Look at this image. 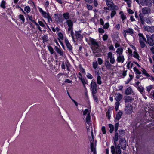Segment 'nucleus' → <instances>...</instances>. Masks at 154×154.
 Listing matches in <instances>:
<instances>
[{"mask_svg": "<svg viewBox=\"0 0 154 154\" xmlns=\"http://www.w3.org/2000/svg\"><path fill=\"white\" fill-rule=\"evenodd\" d=\"M89 41L91 43V47L93 51H95L99 50L100 46L97 41L91 38H89Z\"/></svg>", "mask_w": 154, "mask_h": 154, "instance_id": "obj_1", "label": "nucleus"}, {"mask_svg": "<svg viewBox=\"0 0 154 154\" xmlns=\"http://www.w3.org/2000/svg\"><path fill=\"white\" fill-rule=\"evenodd\" d=\"M123 97L122 95L120 93H116L115 94V98L116 102L115 103V108L116 111H117L120 105L119 102L121 100Z\"/></svg>", "mask_w": 154, "mask_h": 154, "instance_id": "obj_2", "label": "nucleus"}, {"mask_svg": "<svg viewBox=\"0 0 154 154\" xmlns=\"http://www.w3.org/2000/svg\"><path fill=\"white\" fill-rule=\"evenodd\" d=\"M139 37V40L140 46L142 48H144L146 46L144 42L146 41V39L145 37L143 35L142 33H139L138 34Z\"/></svg>", "mask_w": 154, "mask_h": 154, "instance_id": "obj_3", "label": "nucleus"}, {"mask_svg": "<svg viewBox=\"0 0 154 154\" xmlns=\"http://www.w3.org/2000/svg\"><path fill=\"white\" fill-rule=\"evenodd\" d=\"M105 2L106 5L109 7L111 10H117L118 7L115 5L113 2L112 0H103Z\"/></svg>", "mask_w": 154, "mask_h": 154, "instance_id": "obj_4", "label": "nucleus"}, {"mask_svg": "<svg viewBox=\"0 0 154 154\" xmlns=\"http://www.w3.org/2000/svg\"><path fill=\"white\" fill-rule=\"evenodd\" d=\"M146 37L147 39L145 42L149 46H153L154 45V35L150 36L147 35Z\"/></svg>", "mask_w": 154, "mask_h": 154, "instance_id": "obj_5", "label": "nucleus"}, {"mask_svg": "<svg viewBox=\"0 0 154 154\" xmlns=\"http://www.w3.org/2000/svg\"><path fill=\"white\" fill-rule=\"evenodd\" d=\"M90 85V90L92 94H95L97 93V90L96 82H93L92 81L91 82Z\"/></svg>", "mask_w": 154, "mask_h": 154, "instance_id": "obj_6", "label": "nucleus"}, {"mask_svg": "<svg viewBox=\"0 0 154 154\" xmlns=\"http://www.w3.org/2000/svg\"><path fill=\"white\" fill-rule=\"evenodd\" d=\"M133 107L132 105L130 104H128L125 106V112L127 114H130L133 112Z\"/></svg>", "mask_w": 154, "mask_h": 154, "instance_id": "obj_7", "label": "nucleus"}, {"mask_svg": "<svg viewBox=\"0 0 154 154\" xmlns=\"http://www.w3.org/2000/svg\"><path fill=\"white\" fill-rule=\"evenodd\" d=\"M119 143L122 149L123 150H125L126 147V142L125 138H120L119 140Z\"/></svg>", "mask_w": 154, "mask_h": 154, "instance_id": "obj_8", "label": "nucleus"}, {"mask_svg": "<svg viewBox=\"0 0 154 154\" xmlns=\"http://www.w3.org/2000/svg\"><path fill=\"white\" fill-rule=\"evenodd\" d=\"M65 42L69 51L72 52V51L73 47L67 38H66L65 39Z\"/></svg>", "mask_w": 154, "mask_h": 154, "instance_id": "obj_9", "label": "nucleus"}, {"mask_svg": "<svg viewBox=\"0 0 154 154\" xmlns=\"http://www.w3.org/2000/svg\"><path fill=\"white\" fill-rule=\"evenodd\" d=\"M81 31L80 30L75 31V35L77 40H78L79 39H82L83 38L82 36L81 35Z\"/></svg>", "mask_w": 154, "mask_h": 154, "instance_id": "obj_10", "label": "nucleus"}, {"mask_svg": "<svg viewBox=\"0 0 154 154\" xmlns=\"http://www.w3.org/2000/svg\"><path fill=\"white\" fill-rule=\"evenodd\" d=\"M60 48H58L57 46H55L54 49L57 52L58 54L60 55L63 56V51L61 49L60 47Z\"/></svg>", "mask_w": 154, "mask_h": 154, "instance_id": "obj_11", "label": "nucleus"}, {"mask_svg": "<svg viewBox=\"0 0 154 154\" xmlns=\"http://www.w3.org/2000/svg\"><path fill=\"white\" fill-rule=\"evenodd\" d=\"M85 121L89 125L90 124H91V117L90 112H88L87 114V116L85 118Z\"/></svg>", "mask_w": 154, "mask_h": 154, "instance_id": "obj_12", "label": "nucleus"}, {"mask_svg": "<svg viewBox=\"0 0 154 154\" xmlns=\"http://www.w3.org/2000/svg\"><path fill=\"white\" fill-rule=\"evenodd\" d=\"M150 9L148 7H144L142 9V12L143 14H146L150 12Z\"/></svg>", "mask_w": 154, "mask_h": 154, "instance_id": "obj_13", "label": "nucleus"}, {"mask_svg": "<svg viewBox=\"0 0 154 154\" xmlns=\"http://www.w3.org/2000/svg\"><path fill=\"white\" fill-rule=\"evenodd\" d=\"M60 15H61V14H59L58 13L55 14L54 15V17L55 19H56V17H57V22H60L61 23L63 22V20L62 19V18H60Z\"/></svg>", "mask_w": 154, "mask_h": 154, "instance_id": "obj_14", "label": "nucleus"}, {"mask_svg": "<svg viewBox=\"0 0 154 154\" xmlns=\"http://www.w3.org/2000/svg\"><path fill=\"white\" fill-rule=\"evenodd\" d=\"M132 97H131L126 96L124 97V100L125 103H128L132 101Z\"/></svg>", "mask_w": 154, "mask_h": 154, "instance_id": "obj_15", "label": "nucleus"}, {"mask_svg": "<svg viewBox=\"0 0 154 154\" xmlns=\"http://www.w3.org/2000/svg\"><path fill=\"white\" fill-rule=\"evenodd\" d=\"M122 115V113L121 111H119L116 115V118L115 119V121L116 120L119 121Z\"/></svg>", "mask_w": 154, "mask_h": 154, "instance_id": "obj_16", "label": "nucleus"}, {"mask_svg": "<svg viewBox=\"0 0 154 154\" xmlns=\"http://www.w3.org/2000/svg\"><path fill=\"white\" fill-rule=\"evenodd\" d=\"M125 60L123 56L119 55L117 57V60L118 62H121L123 63Z\"/></svg>", "mask_w": 154, "mask_h": 154, "instance_id": "obj_17", "label": "nucleus"}, {"mask_svg": "<svg viewBox=\"0 0 154 154\" xmlns=\"http://www.w3.org/2000/svg\"><path fill=\"white\" fill-rule=\"evenodd\" d=\"M132 91L131 87H129L126 89L125 93L127 95L131 94L132 93Z\"/></svg>", "mask_w": 154, "mask_h": 154, "instance_id": "obj_18", "label": "nucleus"}, {"mask_svg": "<svg viewBox=\"0 0 154 154\" xmlns=\"http://www.w3.org/2000/svg\"><path fill=\"white\" fill-rule=\"evenodd\" d=\"M79 79L81 80L82 84L83 85V87L84 88H85V84H88V82L85 79L83 78H80L79 77Z\"/></svg>", "mask_w": 154, "mask_h": 154, "instance_id": "obj_19", "label": "nucleus"}, {"mask_svg": "<svg viewBox=\"0 0 154 154\" xmlns=\"http://www.w3.org/2000/svg\"><path fill=\"white\" fill-rule=\"evenodd\" d=\"M133 57L134 58L137 59L139 61H140V57L137 52V50H136L134 51L133 52Z\"/></svg>", "mask_w": 154, "mask_h": 154, "instance_id": "obj_20", "label": "nucleus"}, {"mask_svg": "<svg viewBox=\"0 0 154 154\" xmlns=\"http://www.w3.org/2000/svg\"><path fill=\"white\" fill-rule=\"evenodd\" d=\"M118 132H116L114 137H113L114 141V144L115 146L116 145V142L118 140Z\"/></svg>", "mask_w": 154, "mask_h": 154, "instance_id": "obj_21", "label": "nucleus"}, {"mask_svg": "<svg viewBox=\"0 0 154 154\" xmlns=\"http://www.w3.org/2000/svg\"><path fill=\"white\" fill-rule=\"evenodd\" d=\"M63 16L64 18L67 20H69L70 17V14L68 12L63 14Z\"/></svg>", "mask_w": 154, "mask_h": 154, "instance_id": "obj_22", "label": "nucleus"}, {"mask_svg": "<svg viewBox=\"0 0 154 154\" xmlns=\"http://www.w3.org/2000/svg\"><path fill=\"white\" fill-rule=\"evenodd\" d=\"M124 31L125 33H129L131 34H134V30L132 28H128L127 30H124Z\"/></svg>", "mask_w": 154, "mask_h": 154, "instance_id": "obj_23", "label": "nucleus"}, {"mask_svg": "<svg viewBox=\"0 0 154 154\" xmlns=\"http://www.w3.org/2000/svg\"><path fill=\"white\" fill-rule=\"evenodd\" d=\"M19 18L20 21L22 23H23L25 22V19L24 16L22 14H20L19 15Z\"/></svg>", "mask_w": 154, "mask_h": 154, "instance_id": "obj_24", "label": "nucleus"}, {"mask_svg": "<svg viewBox=\"0 0 154 154\" xmlns=\"http://www.w3.org/2000/svg\"><path fill=\"white\" fill-rule=\"evenodd\" d=\"M119 137H122L125 135V132L124 130L122 129L119 130Z\"/></svg>", "mask_w": 154, "mask_h": 154, "instance_id": "obj_25", "label": "nucleus"}, {"mask_svg": "<svg viewBox=\"0 0 154 154\" xmlns=\"http://www.w3.org/2000/svg\"><path fill=\"white\" fill-rule=\"evenodd\" d=\"M144 2L146 4V5L148 7L152 6V3L151 0H145Z\"/></svg>", "mask_w": 154, "mask_h": 154, "instance_id": "obj_26", "label": "nucleus"}, {"mask_svg": "<svg viewBox=\"0 0 154 154\" xmlns=\"http://www.w3.org/2000/svg\"><path fill=\"white\" fill-rule=\"evenodd\" d=\"M123 51V49L121 48H118L116 50V52L119 55H121L122 54Z\"/></svg>", "mask_w": 154, "mask_h": 154, "instance_id": "obj_27", "label": "nucleus"}, {"mask_svg": "<svg viewBox=\"0 0 154 154\" xmlns=\"http://www.w3.org/2000/svg\"><path fill=\"white\" fill-rule=\"evenodd\" d=\"M142 69L143 70L142 71V74L144 75L145 76H146L147 77H149L150 76V75L147 73V71L145 69L143 68H142Z\"/></svg>", "mask_w": 154, "mask_h": 154, "instance_id": "obj_28", "label": "nucleus"}, {"mask_svg": "<svg viewBox=\"0 0 154 154\" xmlns=\"http://www.w3.org/2000/svg\"><path fill=\"white\" fill-rule=\"evenodd\" d=\"M104 64L106 67L107 68H110L111 66V64L108 60H106Z\"/></svg>", "mask_w": 154, "mask_h": 154, "instance_id": "obj_29", "label": "nucleus"}, {"mask_svg": "<svg viewBox=\"0 0 154 154\" xmlns=\"http://www.w3.org/2000/svg\"><path fill=\"white\" fill-rule=\"evenodd\" d=\"M111 110L110 109H108L106 114V116L107 117L108 119H110L111 117Z\"/></svg>", "mask_w": 154, "mask_h": 154, "instance_id": "obj_30", "label": "nucleus"}, {"mask_svg": "<svg viewBox=\"0 0 154 154\" xmlns=\"http://www.w3.org/2000/svg\"><path fill=\"white\" fill-rule=\"evenodd\" d=\"M109 126L110 128L109 132L110 133H112L114 130V127L113 125L111 124H109Z\"/></svg>", "mask_w": 154, "mask_h": 154, "instance_id": "obj_31", "label": "nucleus"}, {"mask_svg": "<svg viewBox=\"0 0 154 154\" xmlns=\"http://www.w3.org/2000/svg\"><path fill=\"white\" fill-rule=\"evenodd\" d=\"M57 35L59 38H57L58 40L59 39H60V40H63V35L62 32H59L58 33Z\"/></svg>", "mask_w": 154, "mask_h": 154, "instance_id": "obj_32", "label": "nucleus"}, {"mask_svg": "<svg viewBox=\"0 0 154 154\" xmlns=\"http://www.w3.org/2000/svg\"><path fill=\"white\" fill-rule=\"evenodd\" d=\"M66 23L68 26H73V23L70 19L67 20Z\"/></svg>", "mask_w": 154, "mask_h": 154, "instance_id": "obj_33", "label": "nucleus"}, {"mask_svg": "<svg viewBox=\"0 0 154 154\" xmlns=\"http://www.w3.org/2000/svg\"><path fill=\"white\" fill-rule=\"evenodd\" d=\"M97 83L98 84L100 85L102 82L101 81V77L100 76H97Z\"/></svg>", "mask_w": 154, "mask_h": 154, "instance_id": "obj_34", "label": "nucleus"}, {"mask_svg": "<svg viewBox=\"0 0 154 154\" xmlns=\"http://www.w3.org/2000/svg\"><path fill=\"white\" fill-rule=\"evenodd\" d=\"M24 10L26 13H29L31 11L30 8L29 6H26L25 7Z\"/></svg>", "mask_w": 154, "mask_h": 154, "instance_id": "obj_35", "label": "nucleus"}, {"mask_svg": "<svg viewBox=\"0 0 154 154\" xmlns=\"http://www.w3.org/2000/svg\"><path fill=\"white\" fill-rule=\"evenodd\" d=\"M48 48L50 53V54H53L54 53V51L52 47L50 46H48Z\"/></svg>", "mask_w": 154, "mask_h": 154, "instance_id": "obj_36", "label": "nucleus"}, {"mask_svg": "<svg viewBox=\"0 0 154 154\" xmlns=\"http://www.w3.org/2000/svg\"><path fill=\"white\" fill-rule=\"evenodd\" d=\"M134 71L135 72V74L136 75H140L141 74L140 72L139 71L138 69L136 67H134L133 68Z\"/></svg>", "mask_w": 154, "mask_h": 154, "instance_id": "obj_37", "label": "nucleus"}, {"mask_svg": "<svg viewBox=\"0 0 154 154\" xmlns=\"http://www.w3.org/2000/svg\"><path fill=\"white\" fill-rule=\"evenodd\" d=\"M92 94L94 101L97 103V104L99 103V100L98 97L95 95V94Z\"/></svg>", "mask_w": 154, "mask_h": 154, "instance_id": "obj_38", "label": "nucleus"}, {"mask_svg": "<svg viewBox=\"0 0 154 154\" xmlns=\"http://www.w3.org/2000/svg\"><path fill=\"white\" fill-rule=\"evenodd\" d=\"M27 16L28 17V18L29 19V20H30L31 21H32V23H33L34 24H35L36 22L32 18V16H29L28 14H27Z\"/></svg>", "mask_w": 154, "mask_h": 154, "instance_id": "obj_39", "label": "nucleus"}, {"mask_svg": "<svg viewBox=\"0 0 154 154\" xmlns=\"http://www.w3.org/2000/svg\"><path fill=\"white\" fill-rule=\"evenodd\" d=\"M91 149V152L96 151L95 148L94 147V145L93 143H91L90 145Z\"/></svg>", "mask_w": 154, "mask_h": 154, "instance_id": "obj_40", "label": "nucleus"}, {"mask_svg": "<svg viewBox=\"0 0 154 154\" xmlns=\"http://www.w3.org/2000/svg\"><path fill=\"white\" fill-rule=\"evenodd\" d=\"M48 37L47 35H44L42 37L43 43H44L48 41Z\"/></svg>", "mask_w": 154, "mask_h": 154, "instance_id": "obj_41", "label": "nucleus"}, {"mask_svg": "<svg viewBox=\"0 0 154 154\" xmlns=\"http://www.w3.org/2000/svg\"><path fill=\"white\" fill-rule=\"evenodd\" d=\"M103 28L104 29H108L110 26L109 24V23H106L105 25H103Z\"/></svg>", "mask_w": 154, "mask_h": 154, "instance_id": "obj_42", "label": "nucleus"}, {"mask_svg": "<svg viewBox=\"0 0 154 154\" xmlns=\"http://www.w3.org/2000/svg\"><path fill=\"white\" fill-rule=\"evenodd\" d=\"M5 1L3 0L2 1V2L0 4V6L1 7L3 8V9H5Z\"/></svg>", "mask_w": 154, "mask_h": 154, "instance_id": "obj_43", "label": "nucleus"}, {"mask_svg": "<svg viewBox=\"0 0 154 154\" xmlns=\"http://www.w3.org/2000/svg\"><path fill=\"white\" fill-rule=\"evenodd\" d=\"M70 31L71 35L72 38V40L74 42H75V39L74 33L73 32V30H72V31Z\"/></svg>", "mask_w": 154, "mask_h": 154, "instance_id": "obj_44", "label": "nucleus"}, {"mask_svg": "<svg viewBox=\"0 0 154 154\" xmlns=\"http://www.w3.org/2000/svg\"><path fill=\"white\" fill-rule=\"evenodd\" d=\"M93 67L96 69L98 66V63L97 61L93 62L92 63Z\"/></svg>", "mask_w": 154, "mask_h": 154, "instance_id": "obj_45", "label": "nucleus"}, {"mask_svg": "<svg viewBox=\"0 0 154 154\" xmlns=\"http://www.w3.org/2000/svg\"><path fill=\"white\" fill-rule=\"evenodd\" d=\"M67 93H68V95L69 96V97L71 99L72 101L74 103V104H75V105L76 106H78V103L76 102L73 99H72L71 98V96H70V95H69V92H67Z\"/></svg>", "mask_w": 154, "mask_h": 154, "instance_id": "obj_46", "label": "nucleus"}, {"mask_svg": "<svg viewBox=\"0 0 154 154\" xmlns=\"http://www.w3.org/2000/svg\"><path fill=\"white\" fill-rule=\"evenodd\" d=\"M111 152L112 154H115L116 153V151L115 147L114 146H112L111 148Z\"/></svg>", "mask_w": 154, "mask_h": 154, "instance_id": "obj_47", "label": "nucleus"}, {"mask_svg": "<svg viewBox=\"0 0 154 154\" xmlns=\"http://www.w3.org/2000/svg\"><path fill=\"white\" fill-rule=\"evenodd\" d=\"M119 125V122H118L116 123L115 125L114 130H115V132H117V130H118Z\"/></svg>", "mask_w": 154, "mask_h": 154, "instance_id": "obj_48", "label": "nucleus"}, {"mask_svg": "<svg viewBox=\"0 0 154 154\" xmlns=\"http://www.w3.org/2000/svg\"><path fill=\"white\" fill-rule=\"evenodd\" d=\"M113 10L112 11H111L110 16L112 18L115 15H116V11L114 10Z\"/></svg>", "mask_w": 154, "mask_h": 154, "instance_id": "obj_49", "label": "nucleus"}, {"mask_svg": "<svg viewBox=\"0 0 154 154\" xmlns=\"http://www.w3.org/2000/svg\"><path fill=\"white\" fill-rule=\"evenodd\" d=\"M108 38V35L106 34H105L103 35L102 38L104 41H106L107 40Z\"/></svg>", "mask_w": 154, "mask_h": 154, "instance_id": "obj_50", "label": "nucleus"}, {"mask_svg": "<svg viewBox=\"0 0 154 154\" xmlns=\"http://www.w3.org/2000/svg\"><path fill=\"white\" fill-rule=\"evenodd\" d=\"M47 18L48 19V21H52V18H51V16H50V14L49 13H48V14L47 15Z\"/></svg>", "mask_w": 154, "mask_h": 154, "instance_id": "obj_51", "label": "nucleus"}, {"mask_svg": "<svg viewBox=\"0 0 154 154\" xmlns=\"http://www.w3.org/2000/svg\"><path fill=\"white\" fill-rule=\"evenodd\" d=\"M80 71L84 75L86 74L85 71L84 69L82 67H81L80 68Z\"/></svg>", "mask_w": 154, "mask_h": 154, "instance_id": "obj_52", "label": "nucleus"}, {"mask_svg": "<svg viewBox=\"0 0 154 154\" xmlns=\"http://www.w3.org/2000/svg\"><path fill=\"white\" fill-rule=\"evenodd\" d=\"M146 90L149 93L150 92L152 88V85H150L149 86L146 87Z\"/></svg>", "mask_w": 154, "mask_h": 154, "instance_id": "obj_53", "label": "nucleus"}, {"mask_svg": "<svg viewBox=\"0 0 154 154\" xmlns=\"http://www.w3.org/2000/svg\"><path fill=\"white\" fill-rule=\"evenodd\" d=\"M104 29L101 28H99L98 29V32L100 33H103L105 32Z\"/></svg>", "mask_w": 154, "mask_h": 154, "instance_id": "obj_54", "label": "nucleus"}, {"mask_svg": "<svg viewBox=\"0 0 154 154\" xmlns=\"http://www.w3.org/2000/svg\"><path fill=\"white\" fill-rule=\"evenodd\" d=\"M49 2L48 1H46L44 3V6L45 8H47L49 7Z\"/></svg>", "mask_w": 154, "mask_h": 154, "instance_id": "obj_55", "label": "nucleus"}, {"mask_svg": "<svg viewBox=\"0 0 154 154\" xmlns=\"http://www.w3.org/2000/svg\"><path fill=\"white\" fill-rule=\"evenodd\" d=\"M97 60L98 63V64L100 65H101L103 63V60L100 58H99L97 59Z\"/></svg>", "mask_w": 154, "mask_h": 154, "instance_id": "obj_56", "label": "nucleus"}, {"mask_svg": "<svg viewBox=\"0 0 154 154\" xmlns=\"http://www.w3.org/2000/svg\"><path fill=\"white\" fill-rule=\"evenodd\" d=\"M101 130L103 132V134H105L106 133L105 127V126H103L101 128Z\"/></svg>", "mask_w": 154, "mask_h": 154, "instance_id": "obj_57", "label": "nucleus"}, {"mask_svg": "<svg viewBox=\"0 0 154 154\" xmlns=\"http://www.w3.org/2000/svg\"><path fill=\"white\" fill-rule=\"evenodd\" d=\"M121 18L122 20H124L126 18V16L124 14H121Z\"/></svg>", "mask_w": 154, "mask_h": 154, "instance_id": "obj_58", "label": "nucleus"}, {"mask_svg": "<svg viewBox=\"0 0 154 154\" xmlns=\"http://www.w3.org/2000/svg\"><path fill=\"white\" fill-rule=\"evenodd\" d=\"M86 76L88 78L91 79L93 78V76L89 73H87Z\"/></svg>", "mask_w": 154, "mask_h": 154, "instance_id": "obj_59", "label": "nucleus"}, {"mask_svg": "<svg viewBox=\"0 0 154 154\" xmlns=\"http://www.w3.org/2000/svg\"><path fill=\"white\" fill-rule=\"evenodd\" d=\"M38 22L39 23L38 24L39 25H40L42 27H44L45 26L44 24L42 21H39Z\"/></svg>", "mask_w": 154, "mask_h": 154, "instance_id": "obj_60", "label": "nucleus"}, {"mask_svg": "<svg viewBox=\"0 0 154 154\" xmlns=\"http://www.w3.org/2000/svg\"><path fill=\"white\" fill-rule=\"evenodd\" d=\"M39 11L42 14H46V12L44 11L42 8H38Z\"/></svg>", "mask_w": 154, "mask_h": 154, "instance_id": "obj_61", "label": "nucleus"}, {"mask_svg": "<svg viewBox=\"0 0 154 154\" xmlns=\"http://www.w3.org/2000/svg\"><path fill=\"white\" fill-rule=\"evenodd\" d=\"M86 7L87 9L88 10H91L93 8L92 6L90 5L87 4L86 5Z\"/></svg>", "mask_w": 154, "mask_h": 154, "instance_id": "obj_62", "label": "nucleus"}, {"mask_svg": "<svg viewBox=\"0 0 154 154\" xmlns=\"http://www.w3.org/2000/svg\"><path fill=\"white\" fill-rule=\"evenodd\" d=\"M108 58H109L110 59L113 57L112 53L111 52H109L108 53Z\"/></svg>", "mask_w": 154, "mask_h": 154, "instance_id": "obj_63", "label": "nucleus"}, {"mask_svg": "<svg viewBox=\"0 0 154 154\" xmlns=\"http://www.w3.org/2000/svg\"><path fill=\"white\" fill-rule=\"evenodd\" d=\"M137 89L140 93H142L143 92L144 88L143 87L140 88V87H138Z\"/></svg>", "mask_w": 154, "mask_h": 154, "instance_id": "obj_64", "label": "nucleus"}]
</instances>
